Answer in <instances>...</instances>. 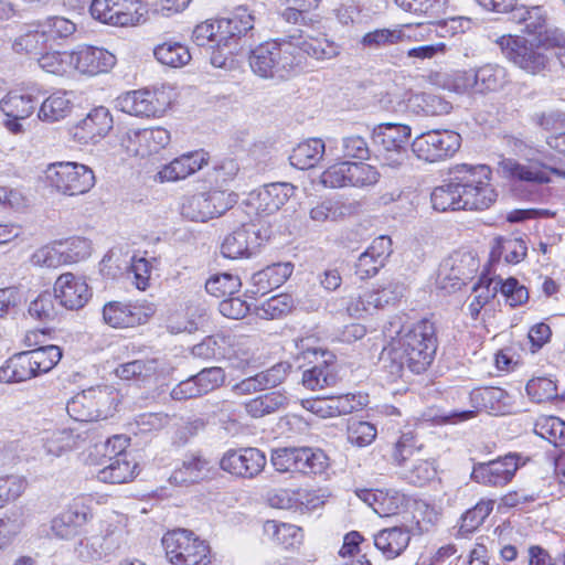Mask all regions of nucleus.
Wrapping results in <instances>:
<instances>
[{"label": "nucleus", "instance_id": "f3484780", "mask_svg": "<svg viewBox=\"0 0 565 565\" xmlns=\"http://www.w3.org/2000/svg\"><path fill=\"white\" fill-rule=\"evenodd\" d=\"M290 183H270L249 192L245 204L249 216L266 217L278 212L292 196Z\"/></svg>", "mask_w": 565, "mask_h": 565}, {"label": "nucleus", "instance_id": "412c9836", "mask_svg": "<svg viewBox=\"0 0 565 565\" xmlns=\"http://www.w3.org/2000/svg\"><path fill=\"white\" fill-rule=\"evenodd\" d=\"M156 312L152 303L109 301L103 308V319L111 328H134L146 323Z\"/></svg>", "mask_w": 565, "mask_h": 565}, {"label": "nucleus", "instance_id": "1a4fd4ad", "mask_svg": "<svg viewBox=\"0 0 565 565\" xmlns=\"http://www.w3.org/2000/svg\"><path fill=\"white\" fill-rule=\"evenodd\" d=\"M172 100V88L161 86L153 89H138L121 94L116 99V107L131 116L159 117L167 111Z\"/></svg>", "mask_w": 565, "mask_h": 565}, {"label": "nucleus", "instance_id": "9b49d317", "mask_svg": "<svg viewBox=\"0 0 565 565\" xmlns=\"http://www.w3.org/2000/svg\"><path fill=\"white\" fill-rule=\"evenodd\" d=\"M89 12L105 24L127 28L143 23L148 9L140 0H93Z\"/></svg>", "mask_w": 565, "mask_h": 565}, {"label": "nucleus", "instance_id": "ea45409f", "mask_svg": "<svg viewBox=\"0 0 565 565\" xmlns=\"http://www.w3.org/2000/svg\"><path fill=\"white\" fill-rule=\"evenodd\" d=\"M326 151V145L320 138H311L294 148L289 160L297 169L306 170L317 166Z\"/></svg>", "mask_w": 565, "mask_h": 565}, {"label": "nucleus", "instance_id": "bb28decb", "mask_svg": "<svg viewBox=\"0 0 565 565\" xmlns=\"http://www.w3.org/2000/svg\"><path fill=\"white\" fill-rule=\"evenodd\" d=\"M54 292L60 306L70 310L83 308L92 297V290L86 280L72 273L58 276L54 284Z\"/></svg>", "mask_w": 565, "mask_h": 565}, {"label": "nucleus", "instance_id": "49530a36", "mask_svg": "<svg viewBox=\"0 0 565 565\" xmlns=\"http://www.w3.org/2000/svg\"><path fill=\"white\" fill-rule=\"evenodd\" d=\"M287 404V395L277 391L248 401L245 404V409L252 417L259 418L284 408Z\"/></svg>", "mask_w": 565, "mask_h": 565}, {"label": "nucleus", "instance_id": "58836bf2", "mask_svg": "<svg viewBox=\"0 0 565 565\" xmlns=\"http://www.w3.org/2000/svg\"><path fill=\"white\" fill-rule=\"evenodd\" d=\"M356 209L358 204L354 202L328 199L312 206L309 216L313 222L323 223L352 215L356 212Z\"/></svg>", "mask_w": 565, "mask_h": 565}, {"label": "nucleus", "instance_id": "7c9ffc66", "mask_svg": "<svg viewBox=\"0 0 565 565\" xmlns=\"http://www.w3.org/2000/svg\"><path fill=\"white\" fill-rule=\"evenodd\" d=\"M207 153L203 150L182 154L159 171L161 181L174 182L183 180L201 170L207 163Z\"/></svg>", "mask_w": 565, "mask_h": 565}, {"label": "nucleus", "instance_id": "f704fd0d", "mask_svg": "<svg viewBox=\"0 0 565 565\" xmlns=\"http://www.w3.org/2000/svg\"><path fill=\"white\" fill-rule=\"evenodd\" d=\"M72 108V93L57 89L42 102L39 108L38 117L42 121H60L71 114Z\"/></svg>", "mask_w": 565, "mask_h": 565}, {"label": "nucleus", "instance_id": "6ab92c4d", "mask_svg": "<svg viewBox=\"0 0 565 565\" xmlns=\"http://www.w3.org/2000/svg\"><path fill=\"white\" fill-rule=\"evenodd\" d=\"M265 454L255 447L228 449L220 460V467L225 472L243 479L257 477L266 467Z\"/></svg>", "mask_w": 565, "mask_h": 565}, {"label": "nucleus", "instance_id": "9d476101", "mask_svg": "<svg viewBox=\"0 0 565 565\" xmlns=\"http://www.w3.org/2000/svg\"><path fill=\"white\" fill-rule=\"evenodd\" d=\"M45 179L58 192L65 195H79L88 192L95 184V174L90 168L77 162H54L44 171Z\"/></svg>", "mask_w": 565, "mask_h": 565}, {"label": "nucleus", "instance_id": "338daca9", "mask_svg": "<svg viewBox=\"0 0 565 565\" xmlns=\"http://www.w3.org/2000/svg\"><path fill=\"white\" fill-rule=\"evenodd\" d=\"M371 291L379 309H383L386 306L397 303L402 299L405 292V285L396 280H388L377 285Z\"/></svg>", "mask_w": 565, "mask_h": 565}, {"label": "nucleus", "instance_id": "b1692460", "mask_svg": "<svg viewBox=\"0 0 565 565\" xmlns=\"http://www.w3.org/2000/svg\"><path fill=\"white\" fill-rule=\"evenodd\" d=\"M287 38L289 44L294 47L292 55L301 56L299 71L303 68L308 56L317 61H328L337 57L341 52L340 45L327 36L316 38L299 33Z\"/></svg>", "mask_w": 565, "mask_h": 565}, {"label": "nucleus", "instance_id": "e433bc0d", "mask_svg": "<svg viewBox=\"0 0 565 565\" xmlns=\"http://www.w3.org/2000/svg\"><path fill=\"white\" fill-rule=\"evenodd\" d=\"M38 376L29 352L14 354L0 367V382L20 383Z\"/></svg>", "mask_w": 565, "mask_h": 565}, {"label": "nucleus", "instance_id": "f8f14e48", "mask_svg": "<svg viewBox=\"0 0 565 565\" xmlns=\"http://www.w3.org/2000/svg\"><path fill=\"white\" fill-rule=\"evenodd\" d=\"M236 203V195L223 190H211L185 195L182 199L181 215L193 222H206L221 216Z\"/></svg>", "mask_w": 565, "mask_h": 565}, {"label": "nucleus", "instance_id": "4c0bfd02", "mask_svg": "<svg viewBox=\"0 0 565 565\" xmlns=\"http://www.w3.org/2000/svg\"><path fill=\"white\" fill-rule=\"evenodd\" d=\"M137 468L127 454H119L109 458V463L98 471L97 478L103 482L125 483L135 478Z\"/></svg>", "mask_w": 565, "mask_h": 565}, {"label": "nucleus", "instance_id": "cd10ccee", "mask_svg": "<svg viewBox=\"0 0 565 565\" xmlns=\"http://www.w3.org/2000/svg\"><path fill=\"white\" fill-rule=\"evenodd\" d=\"M260 244L262 237L255 224H244L224 238L221 253L230 259L249 257Z\"/></svg>", "mask_w": 565, "mask_h": 565}, {"label": "nucleus", "instance_id": "6e6552de", "mask_svg": "<svg viewBox=\"0 0 565 565\" xmlns=\"http://www.w3.org/2000/svg\"><path fill=\"white\" fill-rule=\"evenodd\" d=\"M166 555L172 565H209L210 547L193 532L178 529L162 537Z\"/></svg>", "mask_w": 565, "mask_h": 565}, {"label": "nucleus", "instance_id": "bf43d9fd", "mask_svg": "<svg viewBox=\"0 0 565 565\" xmlns=\"http://www.w3.org/2000/svg\"><path fill=\"white\" fill-rule=\"evenodd\" d=\"M242 286L238 276L224 273L214 275L205 284L206 291L216 298H226L233 296Z\"/></svg>", "mask_w": 565, "mask_h": 565}, {"label": "nucleus", "instance_id": "aec40b11", "mask_svg": "<svg viewBox=\"0 0 565 565\" xmlns=\"http://www.w3.org/2000/svg\"><path fill=\"white\" fill-rule=\"evenodd\" d=\"M90 502L89 497L74 499L67 509L51 521L52 534L64 540L76 536L93 518Z\"/></svg>", "mask_w": 565, "mask_h": 565}, {"label": "nucleus", "instance_id": "c9c22d12", "mask_svg": "<svg viewBox=\"0 0 565 565\" xmlns=\"http://www.w3.org/2000/svg\"><path fill=\"white\" fill-rule=\"evenodd\" d=\"M411 536L408 531L399 526L384 529L374 535V544L383 555L393 559L402 554L408 546Z\"/></svg>", "mask_w": 565, "mask_h": 565}, {"label": "nucleus", "instance_id": "c03bdc74", "mask_svg": "<svg viewBox=\"0 0 565 565\" xmlns=\"http://www.w3.org/2000/svg\"><path fill=\"white\" fill-rule=\"evenodd\" d=\"M526 245L522 238L499 237L495 239L490 253L491 262H499L502 257L508 264H518L526 255Z\"/></svg>", "mask_w": 565, "mask_h": 565}, {"label": "nucleus", "instance_id": "a878e982", "mask_svg": "<svg viewBox=\"0 0 565 565\" xmlns=\"http://www.w3.org/2000/svg\"><path fill=\"white\" fill-rule=\"evenodd\" d=\"M71 56L73 60V72L75 71L88 76L106 73L116 64V56L113 53L96 46H78L72 51Z\"/></svg>", "mask_w": 565, "mask_h": 565}, {"label": "nucleus", "instance_id": "6e6d98bb", "mask_svg": "<svg viewBox=\"0 0 565 565\" xmlns=\"http://www.w3.org/2000/svg\"><path fill=\"white\" fill-rule=\"evenodd\" d=\"M79 436L72 430L61 429L49 434L43 438V448L46 455L60 457L65 451L76 447Z\"/></svg>", "mask_w": 565, "mask_h": 565}, {"label": "nucleus", "instance_id": "13d9d810", "mask_svg": "<svg viewBox=\"0 0 565 565\" xmlns=\"http://www.w3.org/2000/svg\"><path fill=\"white\" fill-rule=\"evenodd\" d=\"M30 263L36 267L57 268L66 265L63 255V242L38 248L30 257Z\"/></svg>", "mask_w": 565, "mask_h": 565}, {"label": "nucleus", "instance_id": "5701e85b", "mask_svg": "<svg viewBox=\"0 0 565 565\" xmlns=\"http://www.w3.org/2000/svg\"><path fill=\"white\" fill-rule=\"evenodd\" d=\"M520 467V456L508 454L489 462L475 465L471 478L486 486L501 487L509 483Z\"/></svg>", "mask_w": 565, "mask_h": 565}, {"label": "nucleus", "instance_id": "5fc2aeb1", "mask_svg": "<svg viewBox=\"0 0 565 565\" xmlns=\"http://www.w3.org/2000/svg\"><path fill=\"white\" fill-rule=\"evenodd\" d=\"M402 467V477L411 484L414 486H425L429 481H431L436 476V468L433 461L416 459L411 462V465H406V462L401 466Z\"/></svg>", "mask_w": 565, "mask_h": 565}, {"label": "nucleus", "instance_id": "20e7f679", "mask_svg": "<svg viewBox=\"0 0 565 565\" xmlns=\"http://www.w3.org/2000/svg\"><path fill=\"white\" fill-rule=\"evenodd\" d=\"M509 82L505 67L497 63H487L477 68L455 72L449 88L458 94L486 95L503 89Z\"/></svg>", "mask_w": 565, "mask_h": 565}, {"label": "nucleus", "instance_id": "4468645a", "mask_svg": "<svg viewBox=\"0 0 565 565\" xmlns=\"http://www.w3.org/2000/svg\"><path fill=\"white\" fill-rule=\"evenodd\" d=\"M478 269V260L469 252H454L439 265L436 285L450 294L459 290Z\"/></svg>", "mask_w": 565, "mask_h": 565}, {"label": "nucleus", "instance_id": "f257e3e1", "mask_svg": "<svg viewBox=\"0 0 565 565\" xmlns=\"http://www.w3.org/2000/svg\"><path fill=\"white\" fill-rule=\"evenodd\" d=\"M383 333L388 340L382 359L390 382L402 377L405 366L411 372L420 374L431 364L437 341L430 321L422 320L404 326L401 317H394L384 327Z\"/></svg>", "mask_w": 565, "mask_h": 565}, {"label": "nucleus", "instance_id": "473e14b6", "mask_svg": "<svg viewBox=\"0 0 565 565\" xmlns=\"http://www.w3.org/2000/svg\"><path fill=\"white\" fill-rule=\"evenodd\" d=\"M47 45L43 31L35 20L20 28V32L13 39L11 47L19 55L36 58L47 49Z\"/></svg>", "mask_w": 565, "mask_h": 565}, {"label": "nucleus", "instance_id": "4d7b16f0", "mask_svg": "<svg viewBox=\"0 0 565 565\" xmlns=\"http://www.w3.org/2000/svg\"><path fill=\"white\" fill-rule=\"evenodd\" d=\"M534 431L554 446L565 445V422L556 416H546L535 423Z\"/></svg>", "mask_w": 565, "mask_h": 565}, {"label": "nucleus", "instance_id": "c756f323", "mask_svg": "<svg viewBox=\"0 0 565 565\" xmlns=\"http://www.w3.org/2000/svg\"><path fill=\"white\" fill-rule=\"evenodd\" d=\"M211 472L210 461L200 454H188L181 465L171 473L169 481L175 486H189L209 478Z\"/></svg>", "mask_w": 565, "mask_h": 565}, {"label": "nucleus", "instance_id": "423d86ee", "mask_svg": "<svg viewBox=\"0 0 565 565\" xmlns=\"http://www.w3.org/2000/svg\"><path fill=\"white\" fill-rule=\"evenodd\" d=\"M316 339L307 337L295 340L298 354L303 359L313 360L315 365L302 373V385L308 390H322L333 386L338 381L334 355L321 348L315 347Z\"/></svg>", "mask_w": 565, "mask_h": 565}, {"label": "nucleus", "instance_id": "393cba45", "mask_svg": "<svg viewBox=\"0 0 565 565\" xmlns=\"http://www.w3.org/2000/svg\"><path fill=\"white\" fill-rule=\"evenodd\" d=\"M114 119L109 109L97 106L89 110L73 130V137L82 145L97 143L113 129Z\"/></svg>", "mask_w": 565, "mask_h": 565}, {"label": "nucleus", "instance_id": "09e8293b", "mask_svg": "<svg viewBox=\"0 0 565 565\" xmlns=\"http://www.w3.org/2000/svg\"><path fill=\"white\" fill-rule=\"evenodd\" d=\"M36 21L43 31L47 44L51 42L57 43L71 38L77 29L72 20L61 15H50Z\"/></svg>", "mask_w": 565, "mask_h": 565}, {"label": "nucleus", "instance_id": "72a5a7b5", "mask_svg": "<svg viewBox=\"0 0 565 565\" xmlns=\"http://www.w3.org/2000/svg\"><path fill=\"white\" fill-rule=\"evenodd\" d=\"M291 263H277L255 273L252 276L253 292L266 295L280 287L292 274Z\"/></svg>", "mask_w": 565, "mask_h": 565}, {"label": "nucleus", "instance_id": "a211bd4d", "mask_svg": "<svg viewBox=\"0 0 565 565\" xmlns=\"http://www.w3.org/2000/svg\"><path fill=\"white\" fill-rule=\"evenodd\" d=\"M44 93L40 86L33 85L22 92H10L0 102L2 113L8 117L4 125L13 134L22 130L20 120L30 117L39 99Z\"/></svg>", "mask_w": 565, "mask_h": 565}, {"label": "nucleus", "instance_id": "2f4dec72", "mask_svg": "<svg viewBox=\"0 0 565 565\" xmlns=\"http://www.w3.org/2000/svg\"><path fill=\"white\" fill-rule=\"evenodd\" d=\"M254 22V15L245 7L236 8L230 18L220 19L218 29H221L223 46H231L232 41L235 39L252 36Z\"/></svg>", "mask_w": 565, "mask_h": 565}, {"label": "nucleus", "instance_id": "680f3d73", "mask_svg": "<svg viewBox=\"0 0 565 565\" xmlns=\"http://www.w3.org/2000/svg\"><path fill=\"white\" fill-rule=\"evenodd\" d=\"M499 282L491 279H480L473 287L471 301L468 306L472 318H477L480 310L492 299L498 292Z\"/></svg>", "mask_w": 565, "mask_h": 565}, {"label": "nucleus", "instance_id": "8fccbe9b", "mask_svg": "<svg viewBox=\"0 0 565 565\" xmlns=\"http://www.w3.org/2000/svg\"><path fill=\"white\" fill-rule=\"evenodd\" d=\"M56 300L58 299L55 292L44 291L40 294L29 305L28 312L30 317L43 323L54 321L61 311L60 302L56 303Z\"/></svg>", "mask_w": 565, "mask_h": 565}, {"label": "nucleus", "instance_id": "37998d69", "mask_svg": "<svg viewBox=\"0 0 565 565\" xmlns=\"http://www.w3.org/2000/svg\"><path fill=\"white\" fill-rule=\"evenodd\" d=\"M153 55L160 64L173 68L185 66L192 58L188 46L173 40L156 45Z\"/></svg>", "mask_w": 565, "mask_h": 565}, {"label": "nucleus", "instance_id": "a19ab883", "mask_svg": "<svg viewBox=\"0 0 565 565\" xmlns=\"http://www.w3.org/2000/svg\"><path fill=\"white\" fill-rule=\"evenodd\" d=\"M232 337L214 334L192 348V354L201 359H232L236 352L231 349Z\"/></svg>", "mask_w": 565, "mask_h": 565}, {"label": "nucleus", "instance_id": "f03ea898", "mask_svg": "<svg viewBox=\"0 0 565 565\" xmlns=\"http://www.w3.org/2000/svg\"><path fill=\"white\" fill-rule=\"evenodd\" d=\"M288 38L260 44L252 51V71L264 78L286 79L299 72L301 56L292 55Z\"/></svg>", "mask_w": 565, "mask_h": 565}, {"label": "nucleus", "instance_id": "2eb2a0df", "mask_svg": "<svg viewBox=\"0 0 565 565\" xmlns=\"http://www.w3.org/2000/svg\"><path fill=\"white\" fill-rule=\"evenodd\" d=\"M470 402L475 409L451 412L446 416L449 423H459L471 419L484 409L491 414L504 415L511 413V396L501 387H480L470 393Z\"/></svg>", "mask_w": 565, "mask_h": 565}, {"label": "nucleus", "instance_id": "0eeeda50", "mask_svg": "<svg viewBox=\"0 0 565 565\" xmlns=\"http://www.w3.org/2000/svg\"><path fill=\"white\" fill-rule=\"evenodd\" d=\"M411 127L402 124H381L373 129L372 139L376 158L383 168L397 169L407 159Z\"/></svg>", "mask_w": 565, "mask_h": 565}, {"label": "nucleus", "instance_id": "a18cd8bd", "mask_svg": "<svg viewBox=\"0 0 565 565\" xmlns=\"http://www.w3.org/2000/svg\"><path fill=\"white\" fill-rule=\"evenodd\" d=\"M72 51H44L35 60L39 67L55 76H67L73 72Z\"/></svg>", "mask_w": 565, "mask_h": 565}, {"label": "nucleus", "instance_id": "c85d7f7f", "mask_svg": "<svg viewBox=\"0 0 565 565\" xmlns=\"http://www.w3.org/2000/svg\"><path fill=\"white\" fill-rule=\"evenodd\" d=\"M502 168L511 178L525 182L548 183L551 181V173L565 178V171L546 167L535 160L520 163L516 160L508 159L503 161Z\"/></svg>", "mask_w": 565, "mask_h": 565}, {"label": "nucleus", "instance_id": "69168bd1", "mask_svg": "<svg viewBox=\"0 0 565 565\" xmlns=\"http://www.w3.org/2000/svg\"><path fill=\"white\" fill-rule=\"evenodd\" d=\"M270 462L279 473H298L299 447H284L271 450Z\"/></svg>", "mask_w": 565, "mask_h": 565}, {"label": "nucleus", "instance_id": "774afa93", "mask_svg": "<svg viewBox=\"0 0 565 565\" xmlns=\"http://www.w3.org/2000/svg\"><path fill=\"white\" fill-rule=\"evenodd\" d=\"M513 18L523 23L530 34L541 35L545 29L546 18L540 7L514 9Z\"/></svg>", "mask_w": 565, "mask_h": 565}, {"label": "nucleus", "instance_id": "864d4df0", "mask_svg": "<svg viewBox=\"0 0 565 565\" xmlns=\"http://www.w3.org/2000/svg\"><path fill=\"white\" fill-rule=\"evenodd\" d=\"M160 362L157 359L134 360L118 365L115 374L121 380H141L145 381L156 375Z\"/></svg>", "mask_w": 565, "mask_h": 565}, {"label": "nucleus", "instance_id": "3c124183", "mask_svg": "<svg viewBox=\"0 0 565 565\" xmlns=\"http://www.w3.org/2000/svg\"><path fill=\"white\" fill-rule=\"evenodd\" d=\"M430 200L436 211L462 210L461 196L455 175L449 183L436 186L431 192Z\"/></svg>", "mask_w": 565, "mask_h": 565}, {"label": "nucleus", "instance_id": "052dcab7", "mask_svg": "<svg viewBox=\"0 0 565 565\" xmlns=\"http://www.w3.org/2000/svg\"><path fill=\"white\" fill-rule=\"evenodd\" d=\"M38 375L51 371L62 359V350L57 345H45L28 351Z\"/></svg>", "mask_w": 565, "mask_h": 565}, {"label": "nucleus", "instance_id": "ddd939ff", "mask_svg": "<svg viewBox=\"0 0 565 565\" xmlns=\"http://www.w3.org/2000/svg\"><path fill=\"white\" fill-rule=\"evenodd\" d=\"M461 145L459 134L451 130H429L417 136L412 143L417 158L436 162L455 154Z\"/></svg>", "mask_w": 565, "mask_h": 565}, {"label": "nucleus", "instance_id": "79ce46f5", "mask_svg": "<svg viewBox=\"0 0 565 565\" xmlns=\"http://www.w3.org/2000/svg\"><path fill=\"white\" fill-rule=\"evenodd\" d=\"M264 534L275 544L285 548L296 547L302 543L303 534L301 527L281 523L275 520H267L264 523Z\"/></svg>", "mask_w": 565, "mask_h": 565}, {"label": "nucleus", "instance_id": "e2e57ef3", "mask_svg": "<svg viewBox=\"0 0 565 565\" xmlns=\"http://www.w3.org/2000/svg\"><path fill=\"white\" fill-rule=\"evenodd\" d=\"M406 497L397 490H379L374 512L380 516L398 514L405 507Z\"/></svg>", "mask_w": 565, "mask_h": 565}, {"label": "nucleus", "instance_id": "603ef678", "mask_svg": "<svg viewBox=\"0 0 565 565\" xmlns=\"http://www.w3.org/2000/svg\"><path fill=\"white\" fill-rule=\"evenodd\" d=\"M329 467V458L319 448L299 447L298 473L302 476L321 475Z\"/></svg>", "mask_w": 565, "mask_h": 565}, {"label": "nucleus", "instance_id": "de8ad7c7", "mask_svg": "<svg viewBox=\"0 0 565 565\" xmlns=\"http://www.w3.org/2000/svg\"><path fill=\"white\" fill-rule=\"evenodd\" d=\"M406 108L415 115L436 116L447 113L449 104L433 94H413L407 98Z\"/></svg>", "mask_w": 565, "mask_h": 565}, {"label": "nucleus", "instance_id": "39448f33", "mask_svg": "<svg viewBox=\"0 0 565 565\" xmlns=\"http://www.w3.org/2000/svg\"><path fill=\"white\" fill-rule=\"evenodd\" d=\"M117 402L118 394L111 387H89L73 396L66 404V411L74 420L94 422L111 416Z\"/></svg>", "mask_w": 565, "mask_h": 565}, {"label": "nucleus", "instance_id": "7ed1b4c3", "mask_svg": "<svg viewBox=\"0 0 565 565\" xmlns=\"http://www.w3.org/2000/svg\"><path fill=\"white\" fill-rule=\"evenodd\" d=\"M459 188L462 210L482 211L489 209L498 193L491 184L492 171L486 164H460L454 170Z\"/></svg>", "mask_w": 565, "mask_h": 565}, {"label": "nucleus", "instance_id": "dca6fc26", "mask_svg": "<svg viewBox=\"0 0 565 565\" xmlns=\"http://www.w3.org/2000/svg\"><path fill=\"white\" fill-rule=\"evenodd\" d=\"M497 43L509 61L530 74H539L547 66L548 57L544 52L523 38L502 35Z\"/></svg>", "mask_w": 565, "mask_h": 565}, {"label": "nucleus", "instance_id": "0e129e2a", "mask_svg": "<svg viewBox=\"0 0 565 565\" xmlns=\"http://www.w3.org/2000/svg\"><path fill=\"white\" fill-rule=\"evenodd\" d=\"M492 500H481L461 516L460 532L470 534L476 531L493 510Z\"/></svg>", "mask_w": 565, "mask_h": 565}, {"label": "nucleus", "instance_id": "4be33fe9", "mask_svg": "<svg viewBox=\"0 0 565 565\" xmlns=\"http://www.w3.org/2000/svg\"><path fill=\"white\" fill-rule=\"evenodd\" d=\"M170 140V132L166 128L154 127L128 130L121 142L128 153L146 158L160 152Z\"/></svg>", "mask_w": 565, "mask_h": 565}]
</instances>
